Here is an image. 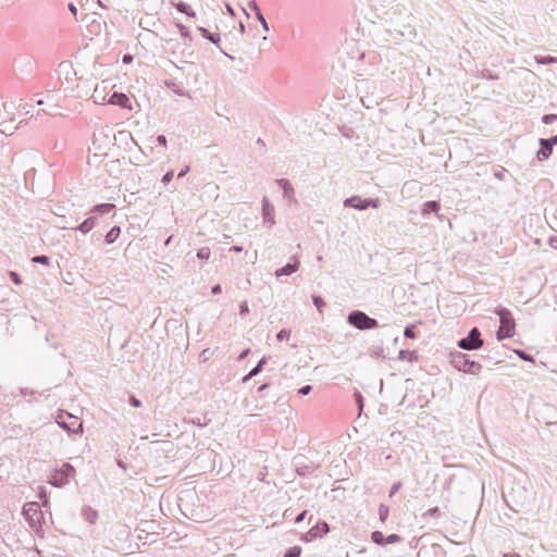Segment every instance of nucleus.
Wrapping results in <instances>:
<instances>
[{
    "instance_id": "7",
    "label": "nucleus",
    "mask_w": 557,
    "mask_h": 557,
    "mask_svg": "<svg viewBox=\"0 0 557 557\" xmlns=\"http://www.w3.org/2000/svg\"><path fill=\"white\" fill-rule=\"evenodd\" d=\"M172 54L185 63H194L197 59V54L191 48L190 42H175L172 46Z\"/></svg>"
},
{
    "instance_id": "50",
    "label": "nucleus",
    "mask_w": 557,
    "mask_h": 557,
    "mask_svg": "<svg viewBox=\"0 0 557 557\" xmlns=\"http://www.w3.org/2000/svg\"><path fill=\"white\" fill-rule=\"evenodd\" d=\"M261 371H262V369H260L258 366H255V367L250 370V376H256V375H258Z\"/></svg>"
},
{
    "instance_id": "4",
    "label": "nucleus",
    "mask_w": 557,
    "mask_h": 557,
    "mask_svg": "<svg viewBox=\"0 0 557 557\" xmlns=\"http://www.w3.org/2000/svg\"><path fill=\"white\" fill-rule=\"evenodd\" d=\"M74 467L69 462H65L60 469H55L51 473L49 483L55 487H62L69 483L70 479L74 476Z\"/></svg>"
},
{
    "instance_id": "37",
    "label": "nucleus",
    "mask_w": 557,
    "mask_h": 557,
    "mask_svg": "<svg viewBox=\"0 0 557 557\" xmlns=\"http://www.w3.org/2000/svg\"><path fill=\"white\" fill-rule=\"evenodd\" d=\"M404 335L407 338H414L416 337V332L413 330V326H406L405 331H404Z\"/></svg>"
},
{
    "instance_id": "20",
    "label": "nucleus",
    "mask_w": 557,
    "mask_h": 557,
    "mask_svg": "<svg viewBox=\"0 0 557 557\" xmlns=\"http://www.w3.org/2000/svg\"><path fill=\"white\" fill-rule=\"evenodd\" d=\"M115 208L112 203H101L97 205L91 209V212H97L100 214H108Z\"/></svg>"
},
{
    "instance_id": "51",
    "label": "nucleus",
    "mask_w": 557,
    "mask_h": 557,
    "mask_svg": "<svg viewBox=\"0 0 557 557\" xmlns=\"http://www.w3.org/2000/svg\"><path fill=\"white\" fill-rule=\"evenodd\" d=\"M188 172H189V166H188V165H186L185 168H183V169L180 171V173H178L177 177H178V178H182V177H184Z\"/></svg>"
},
{
    "instance_id": "63",
    "label": "nucleus",
    "mask_w": 557,
    "mask_h": 557,
    "mask_svg": "<svg viewBox=\"0 0 557 557\" xmlns=\"http://www.w3.org/2000/svg\"><path fill=\"white\" fill-rule=\"evenodd\" d=\"M252 377L253 376H250V372H249L247 375L244 376L243 382H247V381H249Z\"/></svg>"
},
{
    "instance_id": "43",
    "label": "nucleus",
    "mask_w": 557,
    "mask_h": 557,
    "mask_svg": "<svg viewBox=\"0 0 557 557\" xmlns=\"http://www.w3.org/2000/svg\"><path fill=\"white\" fill-rule=\"evenodd\" d=\"M10 278L12 280V282H14L15 284H21L22 283V280H21V276L18 273L16 272H13L11 271L10 272Z\"/></svg>"
},
{
    "instance_id": "40",
    "label": "nucleus",
    "mask_w": 557,
    "mask_h": 557,
    "mask_svg": "<svg viewBox=\"0 0 557 557\" xmlns=\"http://www.w3.org/2000/svg\"><path fill=\"white\" fill-rule=\"evenodd\" d=\"M166 86L169 88H171L175 94L180 95V96H183L184 95V91L181 90L175 83H166Z\"/></svg>"
},
{
    "instance_id": "15",
    "label": "nucleus",
    "mask_w": 557,
    "mask_h": 557,
    "mask_svg": "<svg viewBox=\"0 0 557 557\" xmlns=\"http://www.w3.org/2000/svg\"><path fill=\"white\" fill-rule=\"evenodd\" d=\"M96 220L97 219L95 216H89L86 220H84L78 226L72 227V230L79 231L83 234H87L94 228Z\"/></svg>"
},
{
    "instance_id": "41",
    "label": "nucleus",
    "mask_w": 557,
    "mask_h": 557,
    "mask_svg": "<svg viewBox=\"0 0 557 557\" xmlns=\"http://www.w3.org/2000/svg\"><path fill=\"white\" fill-rule=\"evenodd\" d=\"M173 176H174V172H173V171H168V172L163 175V177H162V182H163L164 184H168V183H170V182L173 180Z\"/></svg>"
},
{
    "instance_id": "58",
    "label": "nucleus",
    "mask_w": 557,
    "mask_h": 557,
    "mask_svg": "<svg viewBox=\"0 0 557 557\" xmlns=\"http://www.w3.org/2000/svg\"><path fill=\"white\" fill-rule=\"evenodd\" d=\"M132 59H133V57H132V55H129V54H125V55L123 57V62H124V63H129V62L132 61Z\"/></svg>"
},
{
    "instance_id": "17",
    "label": "nucleus",
    "mask_w": 557,
    "mask_h": 557,
    "mask_svg": "<svg viewBox=\"0 0 557 557\" xmlns=\"http://www.w3.org/2000/svg\"><path fill=\"white\" fill-rule=\"evenodd\" d=\"M398 359L401 361H409V362H416L418 361V352L416 350H405L401 349L398 354Z\"/></svg>"
},
{
    "instance_id": "35",
    "label": "nucleus",
    "mask_w": 557,
    "mask_h": 557,
    "mask_svg": "<svg viewBox=\"0 0 557 557\" xmlns=\"http://www.w3.org/2000/svg\"><path fill=\"white\" fill-rule=\"evenodd\" d=\"M247 8H248L250 11L255 12V14H256V15H258V12H261V11H260V9H259V7H258V3H257L255 0H250V1H248V3H247Z\"/></svg>"
},
{
    "instance_id": "1",
    "label": "nucleus",
    "mask_w": 557,
    "mask_h": 557,
    "mask_svg": "<svg viewBox=\"0 0 557 557\" xmlns=\"http://www.w3.org/2000/svg\"><path fill=\"white\" fill-rule=\"evenodd\" d=\"M496 313L500 321V326L496 332L497 339L503 341L505 338L512 337L515 330V319L512 318L511 312L506 308H499L496 310Z\"/></svg>"
},
{
    "instance_id": "42",
    "label": "nucleus",
    "mask_w": 557,
    "mask_h": 557,
    "mask_svg": "<svg viewBox=\"0 0 557 557\" xmlns=\"http://www.w3.org/2000/svg\"><path fill=\"white\" fill-rule=\"evenodd\" d=\"M424 516H431V517H438L440 516V509L438 507L430 508Z\"/></svg>"
},
{
    "instance_id": "53",
    "label": "nucleus",
    "mask_w": 557,
    "mask_h": 557,
    "mask_svg": "<svg viewBox=\"0 0 557 557\" xmlns=\"http://www.w3.org/2000/svg\"><path fill=\"white\" fill-rule=\"evenodd\" d=\"M211 292H212V294H220L222 292L221 285L216 284V285L212 286Z\"/></svg>"
},
{
    "instance_id": "45",
    "label": "nucleus",
    "mask_w": 557,
    "mask_h": 557,
    "mask_svg": "<svg viewBox=\"0 0 557 557\" xmlns=\"http://www.w3.org/2000/svg\"><path fill=\"white\" fill-rule=\"evenodd\" d=\"M355 396H356V400H357V404H358L359 410L361 411V410H362V408H363V398H362V395H361L359 392H357V393L355 394Z\"/></svg>"
},
{
    "instance_id": "39",
    "label": "nucleus",
    "mask_w": 557,
    "mask_h": 557,
    "mask_svg": "<svg viewBox=\"0 0 557 557\" xmlns=\"http://www.w3.org/2000/svg\"><path fill=\"white\" fill-rule=\"evenodd\" d=\"M248 312H249L248 304H247V301H243L239 305V314L240 315H246Z\"/></svg>"
},
{
    "instance_id": "10",
    "label": "nucleus",
    "mask_w": 557,
    "mask_h": 557,
    "mask_svg": "<svg viewBox=\"0 0 557 557\" xmlns=\"http://www.w3.org/2000/svg\"><path fill=\"white\" fill-rule=\"evenodd\" d=\"M108 102L110 104L119 106L123 109L132 110L131 99L123 92H113L109 97Z\"/></svg>"
},
{
    "instance_id": "38",
    "label": "nucleus",
    "mask_w": 557,
    "mask_h": 557,
    "mask_svg": "<svg viewBox=\"0 0 557 557\" xmlns=\"http://www.w3.org/2000/svg\"><path fill=\"white\" fill-rule=\"evenodd\" d=\"M312 391L311 385H304L298 389V394L301 396H307Z\"/></svg>"
},
{
    "instance_id": "16",
    "label": "nucleus",
    "mask_w": 557,
    "mask_h": 557,
    "mask_svg": "<svg viewBox=\"0 0 557 557\" xmlns=\"http://www.w3.org/2000/svg\"><path fill=\"white\" fill-rule=\"evenodd\" d=\"M82 516L86 521L94 524L98 519V511L91 507H84L82 510Z\"/></svg>"
},
{
    "instance_id": "11",
    "label": "nucleus",
    "mask_w": 557,
    "mask_h": 557,
    "mask_svg": "<svg viewBox=\"0 0 557 557\" xmlns=\"http://www.w3.org/2000/svg\"><path fill=\"white\" fill-rule=\"evenodd\" d=\"M292 260H293V262H289L286 265L277 269L275 271L274 274L276 277L292 275L299 269L300 262H299L298 257L294 256V257H292Z\"/></svg>"
},
{
    "instance_id": "26",
    "label": "nucleus",
    "mask_w": 557,
    "mask_h": 557,
    "mask_svg": "<svg viewBox=\"0 0 557 557\" xmlns=\"http://www.w3.org/2000/svg\"><path fill=\"white\" fill-rule=\"evenodd\" d=\"M32 262L49 265L50 264V258L48 256H45V255H38V256L33 257Z\"/></svg>"
},
{
    "instance_id": "27",
    "label": "nucleus",
    "mask_w": 557,
    "mask_h": 557,
    "mask_svg": "<svg viewBox=\"0 0 557 557\" xmlns=\"http://www.w3.org/2000/svg\"><path fill=\"white\" fill-rule=\"evenodd\" d=\"M211 256V251H210V248L208 247H201L198 251H197V257L201 260H208Z\"/></svg>"
},
{
    "instance_id": "23",
    "label": "nucleus",
    "mask_w": 557,
    "mask_h": 557,
    "mask_svg": "<svg viewBox=\"0 0 557 557\" xmlns=\"http://www.w3.org/2000/svg\"><path fill=\"white\" fill-rule=\"evenodd\" d=\"M176 10L181 13L188 15V16H195V12L193 11L191 7L185 2H178L176 4Z\"/></svg>"
},
{
    "instance_id": "21",
    "label": "nucleus",
    "mask_w": 557,
    "mask_h": 557,
    "mask_svg": "<svg viewBox=\"0 0 557 557\" xmlns=\"http://www.w3.org/2000/svg\"><path fill=\"white\" fill-rule=\"evenodd\" d=\"M176 27L180 30V34H181V36L183 38V41L184 42H191L193 38L190 36V32H189L188 27H186L185 25H183L181 23H177Z\"/></svg>"
},
{
    "instance_id": "22",
    "label": "nucleus",
    "mask_w": 557,
    "mask_h": 557,
    "mask_svg": "<svg viewBox=\"0 0 557 557\" xmlns=\"http://www.w3.org/2000/svg\"><path fill=\"white\" fill-rule=\"evenodd\" d=\"M198 29H199V32L201 33V35H202L205 38L209 39L212 44H214V45H218V44H219V41H220V37H219V35H218V34H211V33H210L207 28H205V27H199Z\"/></svg>"
},
{
    "instance_id": "31",
    "label": "nucleus",
    "mask_w": 557,
    "mask_h": 557,
    "mask_svg": "<svg viewBox=\"0 0 557 557\" xmlns=\"http://www.w3.org/2000/svg\"><path fill=\"white\" fill-rule=\"evenodd\" d=\"M257 20L260 22L262 28L264 32H269L270 28H269V24L267 22V20L264 18L262 12H258V15H256Z\"/></svg>"
},
{
    "instance_id": "46",
    "label": "nucleus",
    "mask_w": 557,
    "mask_h": 557,
    "mask_svg": "<svg viewBox=\"0 0 557 557\" xmlns=\"http://www.w3.org/2000/svg\"><path fill=\"white\" fill-rule=\"evenodd\" d=\"M367 205H368V208H377L379 207V199H371V198H367Z\"/></svg>"
},
{
    "instance_id": "34",
    "label": "nucleus",
    "mask_w": 557,
    "mask_h": 557,
    "mask_svg": "<svg viewBox=\"0 0 557 557\" xmlns=\"http://www.w3.org/2000/svg\"><path fill=\"white\" fill-rule=\"evenodd\" d=\"M379 515H380V519L382 521H385V519L388 516V507H386L384 505H381L380 508H379Z\"/></svg>"
},
{
    "instance_id": "61",
    "label": "nucleus",
    "mask_w": 557,
    "mask_h": 557,
    "mask_svg": "<svg viewBox=\"0 0 557 557\" xmlns=\"http://www.w3.org/2000/svg\"><path fill=\"white\" fill-rule=\"evenodd\" d=\"M268 387H269V383H264V384L260 385V387L258 388V391H259V392H263V391H265Z\"/></svg>"
},
{
    "instance_id": "44",
    "label": "nucleus",
    "mask_w": 557,
    "mask_h": 557,
    "mask_svg": "<svg viewBox=\"0 0 557 557\" xmlns=\"http://www.w3.org/2000/svg\"><path fill=\"white\" fill-rule=\"evenodd\" d=\"M129 404L135 408H139L141 406V401L133 395L129 397Z\"/></svg>"
},
{
    "instance_id": "48",
    "label": "nucleus",
    "mask_w": 557,
    "mask_h": 557,
    "mask_svg": "<svg viewBox=\"0 0 557 557\" xmlns=\"http://www.w3.org/2000/svg\"><path fill=\"white\" fill-rule=\"evenodd\" d=\"M307 516V510H302L296 518H295V523H300L301 521L305 520Z\"/></svg>"
},
{
    "instance_id": "33",
    "label": "nucleus",
    "mask_w": 557,
    "mask_h": 557,
    "mask_svg": "<svg viewBox=\"0 0 557 557\" xmlns=\"http://www.w3.org/2000/svg\"><path fill=\"white\" fill-rule=\"evenodd\" d=\"M557 120V114H545L543 117H542V122L544 124H552L553 122H555Z\"/></svg>"
},
{
    "instance_id": "29",
    "label": "nucleus",
    "mask_w": 557,
    "mask_h": 557,
    "mask_svg": "<svg viewBox=\"0 0 557 557\" xmlns=\"http://www.w3.org/2000/svg\"><path fill=\"white\" fill-rule=\"evenodd\" d=\"M312 302L317 307L319 311L322 310V308L325 306V302L321 296L313 295L312 296Z\"/></svg>"
},
{
    "instance_id": "30",
    "label": "nucleus",
    "mask_w": 557,
    "mask_h": 557,
    "mask_svg": "<svg viewBox=\"0 0 557 557\" xmlns=\"http://www.w3.org/2000/svg\"><path fill=\"white\" fill-rule=\"evenodd\" d=\"M400 541L401 537L398 534H389L388 536H385V545L399 543Z\"/></svg>"
},
{
    "instance_id": "8",
    "label": "nucleus",
    "mask_w": 557,
    "mask_h": 557,
    "mask_svg": "<svg viewBox=\"0 0 557 557\" xmlns=\"http://www.w3.org/2000/svg\"><path fill=\"white\" fill-rule=\"evenodd\" d=\"M275 182L282 188L283 196L285 199H287L288 203H297V199L295 197V189L290 182L286 178H278Z\"/></svg>"
},
{
    "instance_id": "36",
    "label": "nucleus",
    "mask_w": 557,
    "mask_h": 557,
    "mask_svg": "<svg viewBox=\"0 0 557 557\" xmlns=\"http://www.w3.org/2000/svg\"><path fill=\"white\" fill-rule=\"evenodd\" d=\"M517 354H518V356H519L522 360H524V361H530V362H534V358H533L531 355H529V354H527V352H524V351H522V350H517Z\"/></svg>"
},
{
    "instance_id": "25",
    "label": "nucleus",
    "mask_w": 557,
    "mask_h": 557,
    "mask_svg": "<svg viewBox=\"0 0 557 557\" xmlns=\"http://www.w3.org/2000/svg\"><path fill=\"white\" fill-rule=\"evenodd\" d=\"M301 554V547L300 546H293L289 547L285 554L284 557H300Z\"/></svg>"
},
{
    "instance_id": "5",
    "label": "nucleus",
    "mask_w": 557,
    "mask_h": 557,
    "mask_svg": "<svg viewBox=\"0 0 557 557\" xmlns=\"http://www.w3.org/2000/svg\"><path fill=\"white\" fill-rule=\"evenodd\" d=\"M348 323L358 330H371L379 326L375 319L369 317L362 311L355 310L348 314Z\"/></svg>"
},
{
    "instance_id": "54",
    "label": "nucleus",
    "mask_w": 557,
    "mask_h": 557,
    "mask_svg": "<svg viewBox=\"0 0 557 557\" xmlns=\"http://www.w3.org/2000/svg\"><path fill=\"white\" fill-rule=\"evenodd\" d=\"M265 363H267V358L263 357L259 360V362L256 366H258L260 369H262Z\"/></svg>"
},
{
    "instance_id": "24",
    "label": "nucleus",
    "mask_w": 557,
    "mask_h": 557,
    "mask_svg": "<svg viewBox=\"0 0 557 557\" xmlns=\"http://www.w3.org/2000/svg\"><path fill=\"white\" fill-rule=\"evenodd\" d=\"M371 540L376 545H380V546L385 545V536L381 531H373L371 534Z\"/></svg>"
},
{
    "instance_id": "59",
    "label": "nucleus",
    "mask_w": 557,
    "mask_h": 557,
    "mask_svg": "<svg viewBox=\"0 0 557 557\" xmlns=\"http://www.w3.org/2000/svg\"><path fill=\"white\" fill-rule=\"evenodd\" d=\"M503 557H521V556L519 554H516V553H512V554L511 553H505L503 555Z\"/></svg>"
},
{
    "instance_id": "32",
    "label": "nucleus",
    "mask_w": 557,
    "mask_h": 557,
    "mask_svg": "<svg viewBox=\"0 0 557 557\" xmlns=\"http://www.w3.org/2000/svg\"><path fill=\"white\" fill-rule=\"evenodd\" d=\"M290 336V331L287 330V329H282L277 334H276V338L278 341H283V339H287L289 338Z\"/></svg>"
},
{
    "instance_id": "62",
    "label": "nucleus",
    "mask_w": 557,
    "mask_h": 557,
    "mask_svg": "<svg viewBox=\"0 0 557 557\" xmlns=\"http://www.w3.org/2000/svg\"><path fill=\"white\" fill-rule=\"evenodd\" d=\"M226 10L230 14L234 15V10L230 4H226Z\"/></svg>"
},
{
    "instance_id": "14",
    "label": "nucleus",
    "mask_w": 557,
    "mask_h": 557,
    "mask_svg": "<svg viewBox=\"0 0 557 557\" xmlns=\"http://www.w3.org/2000/svg\"><path fill=\"white\" fill-rule=\"evenodd\" d=\"M330 531L329 524L325 521H318L309 530L308 534L311 537H318L325 535Z\"/></svg>"
},
{
    "instance_id": "2",
    "label": "nucleus",
    "mask_w": 557,
    "mask_h": 557,
    "mask_svg": "<svg viewBox=\"0 0 557 557\" xmlns=\"http://www.w3.org/2000/svg\"><path fill=\"white\" fill-rule=\"evenodd\" d=\"M451 364L458 370L470 374H479L482 370V366L471 360L466 354L463 352H455L451 354Z\"/></svg>"
},
{
    "instance_id": "19",
    "label": "nucleus",
    "mask_w": 557,
    "mask_h": 557,
    "mask_svg": "<svg viewBox=\"0 0 557 557\" xmlns=\"http://www.w3.org/2000/svg\"><path fill=\"white\" fill-rule=\"evenodd\" d=\"M121 234L120 226H113L104 236V240L107 244H113Z\"/></svg>"
},
{
    "instance_id": "47",
    "label": "nucleus",
    "mask_w": 557,
    "mask_h": 557,
    "mask_svg": "<svg viewBox=\"0 0 557 557\" xmlns=\"http://www.w3.org/2000/svg\"><path fill=\"white\" fill-rule=\"evenodd\" d=\"M400 487H401V483L400 482L394 483L392 485V487H391L389 496H393Z\"/></svg>"
},
{
    "instance_id": "28",
    "label": "nucleus",
    "mask_w": 557,
    "mask_h": 557,
    "mask_svg": "<svg viewBox=\"0 0 557 557\" xmlns=\"http://www.w3.org/2000/svg\"><path fill=\"white\" fill-rule=\"evenodd\" d=\"M535 61H536V63L543 64V65L553 64L554 57L535 55Z\"/></svg>"
},
{
    "instance_id": "6",
    "label": "nucleus",
    "mask_w": 557,
    "mask_h": 557,
    "mask_svg": "<svg viewBox=\"0 0 557 557\" xmlns=\"http://www.w3.org/2000/svg\"><path fill=\"white\" fill-rule=\"evenodd\" d=\"M458 347L463 350H474L483 346L481 338V332L478 327H473L469 331L468 335L458 341Z\"/></svg>"
},
{
    "instance_id": "57",
    "label": "nucleus",
    "mask_w": 557,
    "mask_h": 557,
    "mask_svg": "<svg viewBox=\"0 0 557 557\" xmlns=\"http://www.w3.org/2000/svg\"><path fill=\"white\" fill-rule=\"evenodd\" d=\"M231 251H234V252H240L243 250V247L242 246H232Z\"/></svg>"
},
{
    "instance_id": "56",
    "label": "nucleus",
    "mask_w": 557,
    "mask_h": 557,
    "mask_svg": "<svg viewBox=\"0 0 557 557\" xmlns=\"http://www.w3.org/2000/svg\"><path fill=\"white\" fill-rule=\"evenodd\" d=\"M69 10L72 12V14L76 15L77 9L73 3L69 4Z\"/></svg>"
},
{
    "instance_id": "13",
    "label": "nucleus",
    "mask_w": 557,
    "mask_h": 557,
    "mask_svg": "<svg viewBox=\"0 0 557 557\" xmlns=\"http://www.w3.org/2000/svg\"><path fill=\"white\" fill-rule=\"evenodd\" d=\"M345 207L355 208L357 210L368 209L367 199H362L359 196H351L344 201Z\"/></svg>"
},
{
    "instance_id": "60",
    "label": "nucleus",
    "mask_w": 557,
    "mask_h": 557,
    "mask_svg": "<svg viewBox=\"0 0 557 557\" xmlns=\"http://www.w3.org/2000/svg\"><path fill=\"white\" fill-rule=\"evenodd\" d=\"M547 139L550 141V144L553 145V147H554L555 145H557V135H555V136H553V137H550V138H547Z\"/></svg>"
},
{
    "instance_id": "18",
    "label": "nucleus",
    "mask_w": 557,
    "mask_h": 557,
    "mask_svg": "<svg viewBox=\"0 0 557 557\" xmlns=\"http://www.w3.org/2000/svg\"><path fill=\"white\" fill-rule=\"evenodd\" d=\"M438 210H440V203L435 200H430L423 205L422 214L425 215V214H429L432 212L437 213Z\"/></svg>"
},
{
    "instance_id": "12",
    "label": "nucleus",
    "mask_w": 557,
    "mask_h": 557,
    "mask_svg": "<svg viewBox=\"0 0 557 557\" xmlns=\"http://www.w3.org/2000/svg\"><path fill=\"white\" fill-rule=\"evenodd\" d=\"M553 151V145L547 138L540 139V149L536 153V157L540 161L546 160L549 158Z\"/></svg>"
},
{
    "instance_id": "49",
    "label": "nucleus",
    "mask_w": 557,
    "mask_h": 557,
    "mask_svg": "<svg viewBox=\"0 0 557 557\" xmlns=\"http://www.w3.org/2000/svg\"><path fill=\"white\" fill-rule=\"evenodd\" d=\"M156 140L159 145L166 146V137L164 135H158Z\"/></svg>"
},
{
    "instance_id": "55",
    "label": "nucleus",
    "mask_w": 557,
    "mask_h": 557,
    "mask_svg": "<svg viewBox=\"0 0 557 557\" xmlns=\"http://www.w3.org/2000/svg\"><path fill=\"white\" fill-rule=\"evenodd\" d=\"M313 468L306 467L304 469H298L299 474H305L306 472H311Z\"/></svg>"
},
{
    "instance_id": "64",
    "label": "nucleus",
    "mask_w": 557,
    "mask_h": 557,
    "mask_svg": "<svg viewBox=\"0 0 557 557\" xmlns=\"http://www.w3.org/2000/svg\"><path fill=\"white\" fill-rule=\"evenodd\" d=\"M256 144L261 146V147L264 146V141L261 138H258Z\"/></svg>"
},
{
    "instance_id": "52",
    "label": "nucleus",
    "mask_w": 557,
    "mask_h": 557,
    "mask_svg": "<svg viewBox=\"0 0 557 557\" xmlns=\"http://www.w3.org/2000/svg\"><path fill=\"white\" fill-rule=\"evenodd\" d=\"M249 352H250V349H248V348H247V349H245V350H243V351L239 354V356H238V360H244V359L249 355Z\"/></svg>"
},
{
    "instance_id": "9",
    "label": "nucleus",
    "mask_w": 557,
    "mask_h": 557,
    "mask_svg": "<svg viewBox=\"0 0 557 557\" xmlns=\"http://www.w3.org/2000/svg\"><path fill=\"white\" fill-rule=\"evenodd\" d=\"M262 219L263 223L269 224L270 227L275 224L274 206L267 197L262 199Z\"/></svg>"
},
{
    "instance_id": "3",
    "label": "nucleus",
    "mask_w": 557,
    "mask_h": 557,
    "mask_svg": "<svg viewBox=\"0 0 557 557\" xmlns=\"http://www.w3.org/2000/svg\"><path fill=\"white\" fill-rule=\"evenodd\" d=\"M60 428L72 434L83 433V422L76 417L65 411H60L55 418Z\"/></svg>"
}]
</instances>
